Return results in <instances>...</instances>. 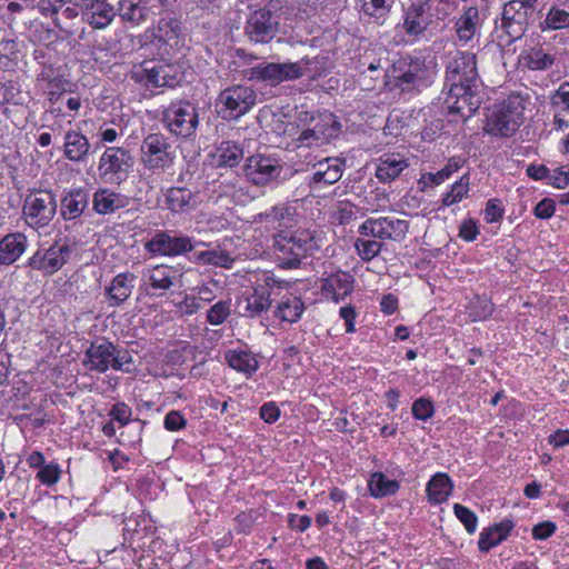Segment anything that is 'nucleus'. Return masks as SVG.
Segmentation results:
<instances>
[{"mask_svg": "<svg viewBox=\"0 0 569 569\" xmlns=\"http://www.w3.org/2000/svg\"><path fill=\"white\" fill-rule=\"evenodd\" d=\"M319 248L315 233L309 229H298L292 233L281 231L273 238V253L279 267L298 268L301 259Z\"/></svg>", "mask_w": 569, "mask_h": 569, "instance_id": "f257e3e1", "label": "nucleus"}, {"mask_svg": "<svg viewBox=\"0 0 569 569\" xmlns=\"http://www.w3.org/2000/svg\"><path fill=\"white\" fill-rule=\"evenodd\" d=\"M132 358L128 350L118 348L112 342L101 339L90 343L84 352L83 366L90 370L103 373L109 369L130 372L124 366L130 365Z\"/></svg>", "mask_w": 569, "mask_h": 569, "instance_id": "f03ea898", "label": "nucleus"}, {"mask_svg": "<svg viewBox=\"0 0 569 569\" xmlns=\"http://www.w3.org/2000/svg\"><path fill=\"white\" fill-rule=\"evenodd\" d=\"M299 120L310 121L311 126L302 129L293 140L297 150L320 148L329 143L341 127L332 113L313 116L305 112L300 114Z\"/></svg>", "mask_w": 569, "mask_h": 569, "instance_id": "7ed1b4c3", "label": "nucleus"}, {"mask_svg": "<svg viewBox=\"0 0 569 569\" xmlns=\"http://www.w3.org/2000/svg\"><path fill=\"white\" fill-rule=\"evenodd\" d=\"M130 79L147 89L174 88L180 82L181 72L173 64L148 60L132 67Z\"/></svg>", "mask_w": 569, "mask_h": 569, "instance_id": "20e7f679", "label": "nucleus"}, {"mask_svg": "<svg viewBox=\"0 0 569 569\" xmlns=\"http://www.w3.org/2000/svg\"><path fill=\"white\" fill-rule=\"evenodd\" d=\"M57 212L56 196L46 189H29L22 206V217L32 229L47 227Z\"/></svg>", "mask_w": 569, "mask_h": 569, "instance_id": "39448f33", "label": "nucleus"}, {"mask_svg": "<svg viewBox=\"0 0 569 569\" xmlns=\"http://www.w3.org/2000/svg\"><path fill=\"white\" fill-rule=\"evenodd\" d=\"M257 93L247 86H231L222 90L216 101L218 113L223 119H239L256 104Z\"/></svg>", "mask_w": 569, "mask_h": 569, "instance_id": "423d86ee", "label": "nucleus"}, {"mask_svg": "<svg viewBox=\"0 0 569 569\" xmlns=\"http://www.w3.org/2000/svg\"><path fill=\"white\" fill-rule=\"evenodd\" d=\"M161 122L171 133L190 137L199 123L197 107L188 100L173 101L162 110Z\"/></svg>", "mask_w": 569, "mask_h": 569, "instance_id": "0eeeda50", "label": "nucleus"}, {"mask_svg": "<svg viewBox=\"0 0 569 569\" xmlns=\"http://www.w3.org/2000/svg\"><path fill=\"white\" fill-rule=\"evenodd\" d=\"M312 59L303 58L298 62L261 63L250 70V79L269 82L272 86L291 81L310 73Z\"/></svg>", "mask_w": 569, "mask_h": 569, "instance_id": "6e6552de", "label": "nucleus"}, {"mask_svg": "<svg viewBox=\"0 0 569 569\" xmlns=\"http://www.w3.org/2000/svg\"><path fill=\"white\" fill-rule=\"evenodd\" d=\"M141 162L152 171L169 170L176 159V151L161 133H149L141 143Z\"/></svg>", "mask_w": 569, "mask_h": 569, "instance_id": "1a4fd4ad", "label": "nucleus"}, {"mask_svg": "<svg viewBox=\"0 0 569 569\" xmlns=\"http://www.w3.org/2000/svg\"><path fill=\"white\" fill-rule=\"evenodd\" d=\"M134 164L130 151L120 147H109L100 157L98 170L102 181L120 183L124 180Z\"/></svg>", "mask_w": 569, "mask_h": 569, "instance_id": "9d476101", "label": "nucleus"}, {"mask_svg": "<svg viewBox=\"0 0 569 569\" xmlns=\"http://www.w3.org/2000/svg\"><path fill=\"white\" fill-rule=\"evenodd\" d=\"M479 87L476 56L470 52H458L447 64L446 86L449 88Z\"/></svg>", "mask_w": 569, "mask_h": 569, "instance_id": "9b49d317", "label": "nucleus"}, {"mask_svg": "<svg viewBox=\"0 0 569 569\" xmlns=\"http://www.w3.org/2000/svg\"><path fill=\"white\" fill-rule=\"evenodd\" d=\"M528 98L522 91H511L500 101V137L512 136L523 123Z\"/></svg>", "mask_w": 569, "mask_h": 569, "instance_id": "f8f14e48", "label": "nucleus"}, {"mask_svg": "<svg viewBox=\"0 0 569 569\" xmlns=\"http://www.w3.org/2000/svg\"><path fill=\"white\" fill-rule=\"evenodd\" d=\"M279 17L268 9L253 11L244 27L246 36L254 43H268L278 33Z\"/></svg>", "mask_w": 569, "mask_h": 569, "instance_id": "ddd939ff", "label": "nucleus"}, {"mask_svg": "<svg viewBox=\"0 0 569 569\" xmlns=\"http://www.w3.org/2000/svg\"><path fill=\"white\" fill-rule=\"evenodd\" d=\"M71 251L70 246L56 242L48 249L37 250L29 259L28 264L33 270L51 276L63 267Z\"/></svg>", "mask_w": 569, "mask_h": 569, "instance_id": "4468645a", "label": "nucleus"}, {"mask_svg": "<svg viewBox=\"0 0 569 569\" xmlns=\"http://www.w3.org/2000/svg\"><path fill=\"white\" fill-rule=\"evenodd\" d=\"M479 87L449 88L445 103L450 114L462 119L470 118L480 107Z\"/></svg>", "mask_w": 569, "mask_h": 569, "instance_id": "2eb2a0df", "label": "nucleus"}, {"mask_svg": "<svg viewBox=\"0 0 569 569\" xmlns=\"http://www.w3.org/2000/svg\"><path fill=\"white\" fill-rule=\"evenodd\" d=\"M282 171V166L278 160L256 154L247 159L243 167L244 176L256 186H264L277 179Z\"/></svg>", "mask_w": 569, "mask_h": 569, "instance_id": "dca6fc26", "label": "nucleus"}, {"mask_svg": "<svg viewBox=\"0 0 569 569\" xmlns=\"http://www.w3.org/2000/svg\"><path fill=\"white\" fill-rule=\"evenodd\" d=\"M151 254L178 256L191 251L193 246L187 236H177L169 232H158L144 244Z\"/></svg>", "mask_w": 569, "mask_h": 569, "instance_id": "f3484780", "label": "nucleus"}, {"mask_svg": "<svg viewBox=\"0 0 569 569\" xmlns=\"http://www.w3.org/2000/svg\"><path fill=\"white\" fill-rule=\"evenodd\" d=\"M557 61L555 49L549 43H537L523 50L518 62L531 71L550 70Z\"/></svg>", "mask_w": 569, "mask_h": 569, "instance_id": "a211bd4d", "label": "nucleus"}, {"mask_svg": "<svg viewBox=\"0 0 569 569\" xmlns=\"http://www.w3.org/2000/svg\"><path fill=\"white\" fill-rule=\"evenodd\" d=\"M321 289L327 297L335 302L343 300L353 290L355 279L347 271L337 270L335 272H323Z\"/></svg>", "mask_w": 569, "mask_h": 569, "instance_id": "6ab92c4d", "label": "nucleus"}, {"mask_svg": "<svg viewBox=\"0 0 569 569\" xmlns=\"http://www.w3.org/2000/svg\"><path fill=\"white\" fill-rule=\"evenodd\" d=\"M82 11V19L94 29L108 27L116 13L113 8L106 0H79Z\"/></svg>", "mask_w": 569, "mask_h": 569, "instance_id": "aec40b11", "label": "nucleus"}, {"mask_svg": "<svg viewBox=\"0 0 569 569\" xmlns=\"http://www.w3.org/2000/svg\"><path fill=\"white\" fill-rule=\"evenodd\" d=\"M179 277L178 269L170 266H156L144 273L146 282L153 290L152 296H162L168 291Z\"/></svg>", "mask_w": 569, "mask_h": 569, "instance_id": "412c9836", "label": "nucleus"}, {"mask_svg": "<svg viewBox=\"0 0 569 569\" xmlns=\"http://www.w3.org/2000/svg\"><path fill=\"white\" fill-rule=\"evenodd\" d=\"M515 4H519V1H510L503 6L500 17L502 21L500 28V47L502 46V41H505L506 44H510L515 40L520 39L525 33L523 13L518 11L513 16H509V9H513Z\"/></svg>", "mask_w": 569, "mask_h": 569, "instance_id": "4be33fe9", "label": "nucleus"}, {"mask_svg": "<svg viewBox=\"0 0 569 569\" xmlns=\"http://www.w3.org/2000/svg\"><path fill=\"white\" fill-rule=\"evenodd\" d=\"M130 203V198L108 188H99L93 193V210L99 214H110L119 209H123Z\"/></svg>", "mask_w": 569, "mask_h": 569, "instance_id": "5701e85b", "label": "nucleus"}, {"mask_svg": "<svg viewBox=\"0 0 569 569\" xmlns=\"http://www.w3.org/2000/svg\"><path fill=\"white\" fill-rule=\"evenodd\" d=\"M89 203V194L83 189L69 191L61 200L60 212L63 219L73 220L80 217Z\"/></svg>", "mask_w": 569, "mask_h": 569, "instance_id": "b1692460", "label": "nucleus"}, {"mask_svg": "<svg viewBox=\"0 0 569 569\" xmlns=\"http://www.w3.org/2000/svg\"><path fill=\"white\" fill-rule=\"evenodd\" d=\"M133 279L132 273H120L114 277L110 286L106 287L109 306L118 307L130 297L133 289Z\"/></svg>", "mask_w": 569, "mask_h": 569, "instance_id": "393cba45", "label": "nucleus"}, {"mask_svg": "<svg viewBox=\"0 0 569 569\" xmlns=\"http://www.w3.org/2000/svg\"><path fill=\"white\" fill-rule=\"evenodd\" d=\"M90 151V143L86 136L76 130H69L64 134V156L73 162L86 160Z\"/></svg>", "mask_w": 569, "mask_h": 569, "instance_id": "a878e982", "label": "nucleus"}, {"mask_svg": "<svg viewBox=\"0 0 569 569\" xmlns=\"http://www.w3.org/2000/svg\"><path fill=\"white\" fill-rule=\"evenodd\" d=\"M166 203L172 212H189L197 206V194L188 188L172 187L166 193Z\"/></svg>", "mask_w": 569, "mask_h": 569, "instance_id": "bb28decb", "label": "nucleus"}, {"mask_svg": "<svg viewBox=\"0 0 569 569\" xmlns=\"http://www.w3.org/2000/svg\"><path fill=\"white\" fill-rule=\"evenodd\" d=\"M27 248V237L21 232L7 234L0 241V263L14 262Z\"/></svg>", "mask_w": 569, "mask_h": 569, "instance_id": "cd10ccee", "label": "nucleus"}, {"mask_svg": "<svg viewBox=\"0 0 569 569\" xmlns=\"http://www.w3.org/2000/svg\"><path fill=\"white\" fill-rule=\"evenodd\" d=\"M270 307V291L264 287L256 288L252 293L244 297L242 315L249 318L261 317Z\"/></svg>", "mask_w": 569, "mask_h": 569, "instance_id": "c85d7f7f", "label": "nucleus"}, {"mask_svg": "<svg viewBox=\"0 0 569 569\" xmlns=\"http://www.w3.org/2000/svg\"><path fill=\"white\" fill-rule=\"evenodd\" d=\"M377 221V233L380 240H402L409 229V223L406 220L391 219L388 217H381L376 219Z\"/></svg>", "mask_w": 569, "mask_h": 569, "instance_id": "c756f323", "label": "nucleus"}, {"mask_svg": "<svg viewBox=\"0 0 569 569\" xmlns=\"http://www.w3.org/2000/svg\"><path fill=\"white\" fill-rule=\"evenodd\" d=\"M408 163L405 159L396 154H387L380 159L376 170V177L381 182H390L396 179Z\"/></svg>", "mask_w": 569, "mask_h": 569, "instance_id": "7c9ffc66", "label": "nucleus"}, {"mask_svg": "<svg viewBox=\"0 0 569 569\" xmlns=\"http://www.w3.org/2000/svg\"><path fill=\"white\" fill-rule=\"evenodd\" d=\"M224 358L229 367L247 376L256 372L259 366L254 355L247 350H229Z\"/></svg>", "mask_w": 569, "mask_h": 569, "instance_id": "2f4dec72", "label": "nucleus"}, {"mask_svg": "<svg viewBox=\"0 0 569 569\" xmlns=\"http://www.w3.org/2000/svg\"><path fill=\"white\" fill-rule=\"evenodd\" d=\"M303 302L293 295L284 296L274 310V317L288 322H296L303 312Z\"/></svg>", "mask_w": 569, "mask_h": 569, "instance_id": "473e14b6", "label": "nucleus"}, {"mask_svg": "<svg viewBox=\"0 0 569 569\" xmlns=\"http://www.w3.org/2000/svg\"><path fill=\"white\" fill-rule=\"evenodd\" d=\"M345 160L340 158H327V168L323 171H315L310 180L311 186L333 184L338 182L342 176Z\"/></svg>", "mask_w": 569, "mask_h": 569, "instance_id": "72a5a7b5", "label": "nucleus"}, {"mask_svg": "<svg viewBox=\"0 0 569 569\" xmlns=\"http://www.w3.org/2000/svg\"><path fill=\"white\" fill-rule=\"evenodd\" d=\"M452 482L446 473H437L427 485V493L430 502L441 503L451 493Z\"/></svg>", "mask_w": 569, "mask_h": 569, "instance_id": "f704fd0d", "label": "nucleus"}, {"mask_svg": "<svg viewBox=\"0 0 569 569\" xmlns=\"http://www.w3.org/2000/svg\"><path fill=\"white\" fill-rule=\"evenodd\" d=\"M479 12L476 7H469L456 22V31L460 40L467 42L476 33Z\"/></svg>", "mask_w": 569, "mask_h": 569, "instance_id": "c9c22d12", "label": "nucleus"}, {"mask_svg": "<svg viewBox=\"0 0 569 569\" xmlns=\"http://www.w3.org/2000/svg\"><path fill=\"white\" fill-rule=\"evenodd\" d=\"M217 151L220 166L232 168L243 158L242 148L232 141H222Z\"/></svg>", "mask_w": 569, "mask_h": 569, "instance_id": "e433bc0d", "label": "nucleus"}, {"mask_svg": "<svg viewBox=\"0 0 569 569\" xmlns=\"http://www.w3.org/2000/svg\"><path fill=\"white\" fill-rule=\"evenodd\" d=\"M258 219L260 222H278L279 227L288 228L293 221V212L290 207L276 206L266 212L259 213Z\"/></svg>", "mask_w": 569, "mask_h": 569, "instance_id": "4c0bfd02", "label": "nucleus"}, {"mask_svg": "<svg viewBox=\"0 0 569 569\" xmlns=\"http://www.w3.org/2000/svg\"><path fill=\"white\" fill-rule=\"evenodd\" d=\"M398 489V482L386 478L381 472L373 473L369 480L370 493L377 498L393 495Z\"/></svg>", "mask_w": 569, "mask_h": 569, "instance_id": "58836bf2", "label": "nucleus"}, {"mask_svg": "<svg viewBox=\"0 0 569 569\" xmlns=\"http://www.w3.org/2000/svg\"><path fill=\"white\" fill-rule=\"evenodd\" d=\"M29 100L27 92L20 89V86L16 82H0V102L24 104Z\"/></svg>", "mask_w": 569, "mask_h": 569, "instance_id": "ea45409f", "label": "nucleus"}, {"mask_svg": "<svg viewBox=\"0 0 569 569\" xmlns=\"http://www.w3.org/2000/svg\"><path fill=\"white\" fill-rule=\"evenodd\" d=\"M568 11L557 6H552L545 20L540 22L542 31L559 30L567 28Z\"/></svg>", "mask_w": 569, "mask_h": 569, "instance_id": "a19ab883", "label": "nucleus"}, {"mask_svg": "<svg viewBox=\"0 0 569 569\" xmlns=\"http://www.w3.org/2000/svg\"><path fill=\"white\" fill-rule=\"evenodd\" d=\"M417 66L412 69V67L407 66V63H405L403 61H400L393 64L391 77L395 79L396 84L403 87L402 89L405 90V86H410L415 83L417 78Z\"/></svg>", "mask_w": 569, "mask_h": 569, "instance_id": "79ce46f5", "label": "nucleus"}, {"mask_svg": "<svg viewBox=\"0 0 569 569\" xmlns=\"http://www.w3.org/2000/svg\"><path fill=\"white\" fill-rule=\"evenodd\" d=\"M383 247L382 242L371 239L359 238L355 242L357 253L363 261H370L376 258Z\"/></svg>", "mask_w": 569, "mask_h": 569, "instance_id": "37998d69", "label": "nucleus"}, {"mask_svg": "<svg viewBox=\"0 0 569 569\" xmlns=\"http://www.w3.org/2000/svg\"><path fill=\"white\" fill-rule=\"evenodd\" d=\"M469 191V178L463 176L459 181L455 182L449 192L442 198V204L449 207L461 201Z\"/></svg>", "mask_w": 569, "mask_h": 569, "instance_id": "c03bdc74", "label": "nucleus"}, {"mask_svg": "<svg viewBox=\"0 0 569 569\" xmlns=\"http://www.w3.org/2000/svg\"><path fill=\"white\" fill-rule=\"evenodd\" d=\"M392 0H361L362 11L373 18L385 17L389 10Z\"/></svg>", "mask_w": 569, "mask_h": 569, "instance_id": "a18cd8bd", "label": "nucleus"}, {"mask_svg": "<svg viewBox=\"0 0 569 569\" xmlns=\"http://www.w3.org/2000/svg\"><path fill=\"white\" fill-rule=\"evenodd\" d=\"M428 19L417 17V11L407 10L403 28L409 34L418 36L426 30Z\"/></svg>", "mask_w": 569, "mask_h": 569, "instance_id": "49530a36", "label": "nucleus"}, {"mask_svg": "<svg viewBox=\"0 0 569 569\" xmlns=\"http://www.w3.org/2000/svg\"><path fill=\"white\" fill-rule=\"evenodd\" d=\"M230 315V305L226 301H218L208 311L207 320L210 325L219 326L226 321Z\"/></svg>", "mask_w": 569, "mask_h": 569, "instance_id": "de8ad7c7", "label": "nucleus"}, {"mask_svg": "<svg viewBox=\"0 0 569 569\" xmlns=\"http://www.w3.org/2000/svg\"><path fill=\"white\" fill-rule=\"evenodd\" d=\"M453 511L456 517L463 523L466 530L469 533L475 532L477 528V517L475 512L460 503H455Z\"/></svg>", "mask_w": 569, "mask_h": 569, "instance_id": "09e8293b", "label": "nucleus"}, {"mask_svg": "<svg viewBox=\"0 0 569 569\" xmlns=\"http://www.w3.org/2000/svg\"><path fill=\"white\" fill-rule=\"evenodd\" d=\"M550 106L552 108L561 107V110L569 111V81H565L550 96Z\"/></svg>", "mask_w": 569, "mask_h": 569, "instance_id": "8fccbe9b", "label": "nucleus"}, {"mask_svg": "<svg viewBox=\"0 0 569 569\" xmlns=\"http://www.w3.org/2000/svg\"><path fill=\"white\" fill-rule=\"evenodd\" d=\"M37 478L47 486H52L58 482L60 478V469L56 463L43 465L38 471Z\"/></svg>", "mask_w": 569, "mask_h": 569, "instance_id": "3c124183", "label": "nucleus"}, {"mask_svg": "<svg viewBox=\"0 0 569 569\" xmlns=\"http://www.w3.org/2000/svg\"><path fill=\"white\" fill-rule=\"evenodd\" d=\"M459 168L458 162H448V164L436 173H428L423 178L428 179L431 186H438L450 178V176Z\"/></svg>", "mask_w": 569, "mask_h": 569, "instance_id": "603ef678", "label": "nucleus"}, {"mask_svg": "<svg viewBox=\"0 0 569 569\" xmlns=\"http://www.w3.org/2000/svg\"><path fill=\"white\" fill-rule=\"evenodd\" d=\"M433 411L432 402L426 398H419L412 405V415L419 420H426L432 417Z\"/></svg>", "mask_w": 569, "mask_h": 569, "instance_id": "864d4df0", "label": "nucleus"}, {"mask_svg": "<svg viewBox=\"0 0 569 569\" xmlns=\"http://www.w3.org/2000/svg\"><path fill=\"white\" fill-rule=\"evenodd\" d=\"M556 202L551 198H543L533 208V214L538 219L547 220L555 214Z\"/></svg>", "mask_w": 569, "mask_h": 569, "instance_id": "5fc2aeb1", "label": "nucleus"}, {"mask_svg": "<svg viewBox=\"0 0 569 569\" xmlns=\"http://www.w3.org/2000/svg\"><path fill=\"white\" fill-rule=\"evenodd\" d=\"M119 10L120 16L128 21H136L141 17V9L133 0H121Z\"/></svg>", "mask_w": 569, "mask_h": 569, "instance_id": "6e6d98bb", "label": "nucleus"}, {"mask_svg": "<svg viewBox=\"0 0 569 569\" xmlns=\"http://www.w3.org/2000/svg\"><path fill=\"white\" fill-rule=\"evenodd\" d=\"M557 530V526L552 521H542L532 528V537L536 540H546Z\"/></svg>", "mask_w": 569, "mask_h": 569, "instance_id": "4d7b16f0", "label": "nucleus"}, {"mask_svg": "<svg viewBox=\"0 0 569 569\" xmlns=\"http://www.w3.org/2000/svg\"><path fill=\"white\" fill-rule=\"evenodd\" d=\"M186 427V419L176 410L169 411L164 417V428L169 431H178Z\"/></svg>", "mask_w": 569, "mask_h": 569, "instance_id": "13d9d810", "label": "nucleus"}, {"mask_svg": "<svg viewBox=\"0 0 569 569\" xmlns=\"http://www.w3.org/2000/svg\"><path fill=\"white\" fill-rule=\"evenodd\" d=\"M548 182L558 189L566 188L569 186V171L567 172L562 168H558L552 173L549 172Z\"/></svg>", "mask_w": 569, "mask_h": 569, "instance_id": "bf43d9fd", "label": "nucleus"}, {"mask_svg": "<svg viewBox=\"0 0 569 569\" xmlns=\"http://www.w3.org/2000/svg\"><path fill=\"white\" fill-rule=\"evenodd\" d=\"M110 415L121 426H124L130 420L131 409L127 405H124V403H117L111 409Z\"/></svg>", "mask_w": 569, "mask_h": 569, "instance_id": "052dcab7", "label": "nucleus"}, {"mask_svg": "<svg viewBox=\"0 0 569 569\" xmlns=\"http://www.w3.org/2000/svg\"><path fill=\"white\" fill-rule=\"evenodd\" d=\"M498 531V525H492L488 531H482L478 541L479 549L487 552L491 547L496 546L498 540L491 538L492 533Z\"/></svg>", "mask_w": 569, "mask_h": 569, "instance_id": "680f3d73", "label": "nucleus"}, {"mask_svg": "<svg viewBox=\"0 0 569 569\" xmlns=\"http://www.w3.org/2000/svg\"><path fill=\"white\" fill-rule=\"evenodd\" d=\"M280 416V410L278 406L273 402L264 403L260 408V417L268 423L274 422Z\"/></svg>", "mask_w": 569, "mask_h": 569, "instance_id": "e2e57ef3", "label": "nucleus"}, {"mask_svg": "<svg viewBox=\"0 0 569 569\" xmlns=\"http://www.w3.org/2000/svg\"><path fill=\"white\" fill-rule=\"evenodd\" d=\"M478 233L476 223L472 220H466L461 223L459 236L467 241H472L476 239Z\"/></svg>", "mask_w": 569, "mask_h": 569, "instance_id": "0e129e2a", "label": "nucleus"}, {"mask_svg": "<svg viewBox=\"0 0 569 569\" xmlns=\"http://www.w3.org/2000/svg\"><path fill=\"white\" fill-rule=\"evenodd\" d=\"M233 258L226 251L213 250L212 264L222 268H231Z\"/></svg>", "mask_w": 569, "mask_h": 569, "instance_id": "69168bd1", "label": "nucleus"}, {"mask_svg": "<svg viewBox=\"0 0 569 569\" xmlns=\"http://www.w3.org/2000/svg\"><path fill=\"white\" fill-rule=\"evenodd\" d=\"M48 99L50 102V109L51 111H61L60 103L66 98V90L62 91H54L53 89H48L47 91Z\"/></svg>", "mask_w": 569, "mask_h": 569, "instance_id": "338daca9", "label": "nucleus"}, {"mask_svg": "<svg viewBox=\"0 0 569 569\" xmlns=\"http://www.w3.org/2000/svg\"><path fill=\"white\" fill-rule=\"evenodd\" d=\"M549 443L556 448L569 445V430H557L549 436Z\"/></svg>", "mask_w": 569, "mask_h": 569, "instance_id": "774afa93", "label": "nucleus"}]
</instances>
